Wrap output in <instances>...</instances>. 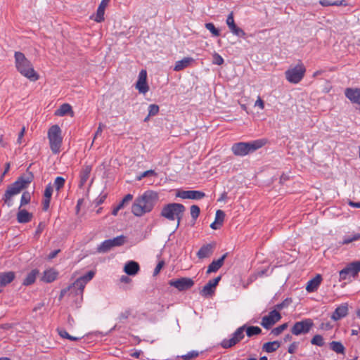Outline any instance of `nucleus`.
<instances>
[{
    "mask_svg": "<svg viewBox=\"0 0 360 360\" xmlns=\"http://www.w3.org/2000/svg\"><path fill=\"white\" fill-rule=\"evenodd\" d=\"M57 278V273L53 269L46 270L44 272L42 280L46 283H51Z\"/></svg>",
    "mask_w": 360,
    "mask_h": 360,
    "instance_id": "obj_32",
    "label": "nucleus"
},
{
    "mask_svg": "<svg viewBox=\"0 0 360 360\" xmlns=\"http://www.w3.org/2000/svg\"><path fill=\"white\" fill-rule=\"evenodd\" d=\"M25 132V128L22 127L21 131L18 134V140H17L18 143L20 144L22 143V139L24 136Z\"/></svg>",
    "mask_w": 360,
    "mask_h": 360,
    "instance_id": "obj_63",
    "label": "nucleus"
},
{
    "mask_svg": "<svg viewBox=\"0 0 360 360\" xmlns=\"http://www.w3.org/2000/svg\"><path fill=\"white\" fill-rule=\"evenodd\" d=\"M205 27L212 34L214 37H219L220 35L219 30L215 27L212 22L205 23Z\"/></svg>",
    "mask_w": 360,
    "mask_h": 360,
    "instance_id": "obj_40",
    "label": "nucleus"
},
{
    "mask_svg": "<svg viewBox=\"0 0 360 360\" xmlns=\"http://www.w3.org/2000/svg\"><path fill=\"white\" fill-rule=\"evenodd\" d=\"M136 88L142 94H146L148 91L149 86L147 84V72L145 70H141L139 72Z\"/></svg>",
    "mask_w": 360,
    "mask_h": 360,
    "instance_id": "obj_16",
    "label": "nucleus"
},
{
    "mask_svg": "<svg viewBox=\"0 0 360 360\" xmlns=\"http://www.w3.org/2000/svg\"><path fill=\"white\" fill-rule=\"evenodd\" d=\"M159 200L158 193L153 191H146L137 198L131 206V212L137 217L150 212Z\"/></svg>",
    "mask_w": 360,
    "mask_h": 360,
    "instance_id": "obj_1",
    "label": "nucleus"
},
{
    "mask_svg": "<svg viewBox=\"0 0 360 360\" xmlns=\"http://www.w3.org/2000/svg\"><path fill=\"white\" fill-rule=\"evenodd\" d=\"M106 196H107V195H106V194L100 195H99V196L96 199V200H95V204H96V205H99L102 204V203L105 201V198H106Z\"/></svg>",
    "mask_w": 360,
    "mask_h": 360,
    "instance_id": "obj_61",
    "label": "nucleus"
},
{
    "mask_svg": "<svg viewBox=\"0 0 360 360\" xmlns=\"http://www.w3.org/2000/svg\"><path fill=\"white\" fill-rule=\"evenodd\" d=\"M319 4L323 6H347L345 0L341 1H330V0H320Z\"/></svg>",
    "mask_w": 360,
    "mask_h": 360,
    "instance_id": "obj_35",
    "label": "nucleus"
},
{
    "mask_svg": "<svg viewBox=\"0 0 360 360\" xmlns=\"http://www.w3.org/2000/svg\"><path fill=\"white\" fill-rule=\"evenodd\" d=\"M31 200V194L29 191H24L22 194L20 199V207H22L30 202Z\"/></svg>",
    "mask_w": 360,
    "mask_h": 360,
    "instance_id": "obj_37",
    "label": "nucleus"
},
{
    "mask_svg": "<svg viewBox=\"0 0 360 360\" xmlns=\"http://www.w3.org/2000/svg\"><path fill=\"white\" fill-rule=\"evenodd\" d=\"M221 276H219L212 280H210L208 283L202 288L200 293L204 296L212 295L216 286L218 285L221 280Z\"/></svg>",
    "mask_w": 360,
    "mask_h": 360,
    "instance_id": "obj_17",
    "label": "nucleus"
},
{
    "mask_svg": "<svg viewBox=\"0 0 360 360\" xmlns=\"http://www.w3.org/2000/svg\"><path fill=\"white\" fill-rule=\"evenodd\" d=\"M15 278L14 271H6L0 273V288L6 287L11 283Z\"/></svg>",
    "mask_w": 360,
    "mask_h": 360,
    "instance_id": "obj_21",
    "label": "nucleus"
},
{
    "mask_svg": "<svg viewBox=\"0 0 360 360\" xmlns=\"http://www.w3.org/2000/svg\"><path fill=\"white\" fill-rule=\"evenodd\" d=\"M229 30L233 34L238 37H244L245 35L244 30L238 27L236 25L229 28Z\"/></svg>",
    "mask_w": 360,
    "mask_h": 360,
    "instance_id": "obj_42",
    "label": "nucleus"
},
{
    "mask_svg": "<svg viewBox=\"0 0 360 360\" xmlns=\"http://www.w3.org/2000/svg\"><path fill=\"white\" fill-rule=\"evenodd\" d=\"M159 106L156 104H150L148 106V117L155 116L159 112Z\"/></svg>",
    "mask_w": 360,
    "mask_h": 360,
    "instance_id": "obj_47",
    "label": "nucleus"
},
{
    "mask_svg": "<svg viewBox=\"0 0 360 360\" xmlns=\"http://www.w3.org/2000/svg\"><path fill=\"white\" fill-rule=\"evenodd\" d=\"M345 94L352 103L360 105V89L347 88Z\"/></svg>",
    "mask_w": 360,
    "mask_h": 360,
    "instance_id": "obj_19",
    "label": "nucleus"
},
{
    "mask_svg": "<svg viewBox=\"0 0 360 360\" xmlns=\"http://www.w3.org/2000/svg\"><path fill=\"white\" fill-rule=\"evenodd\" d=\"M281 346V343L278 341L268 342L263 345L262 349L268 352H274L277 350Z\"/></svg>",
    "mask_w": 360,
    "mask_h": 360,
    "instance_id": "obj_30",
    "label": "nucleus"
},
{
    "mask_svg": "<svg viewBox=\"0 0 360 360\" xmlns=\"http://www.w3.org/2000/svg\"><path fill=\"white\" fill-rule=\"evenodd\" d=\"M306 68L302 62L295 66H290L285 72V77L291 84H298L304 77Z\"/></svg>",
    "mask_w": 360,
    "mask_h": 360,
    "instance_id": "obj_8",
    "label": "nucleus"
},
{
    "mask_svg": "<svg viewBox=\"0 0 360 360\" xmlns=\"http://www.w3.org/2000/svg\"><path fill=\"white\" fill-rule=\"evenodd\" d=\"M288 323H284L281 324V326L274 328L271 330V334H273L274 336L279 335L284 330H285L288 328Z\"/></svg>",
    "mask_w": 360,
    "mask_h": 360,
    "instance_id": "obj_43",
    "label": "nucleus"
},
{
    "mask_svg": "<svg viewBox=\"0 0 360 360\" xmlns=\"http://www.w3.org/2000/svg\"><path fill=\"white\" fill-rule=\"evenodd\" d=\"M33 180L32 173L27 176H21L13 184L8 186L5 193L2 198V200L8 207H11L13 204V198L19 194L23 189L27 188L29 184Z\"/></svg>",
    "mask_w": 360,
    "mask_h": 360,
    "instance_id": "obj_2",
    "label": "nucleus"
},
{
    "mask_svg": "<svg viewBox=\"0 0 360 360\" xmlns=\"http://www.w3.org/2000/svg\"><path fill=\"white\" fill-rule=\"evenodd\" d=\"M290 303V300H289L288 299H285V300H283L282 302L279 303V304H277L275 307H276V310H281L283 309V308H285L287 307Z\"/></svg>",
    "mask_w": 360,
    "mask_h": 360,
    "instance_id": "obj_53",
    "label": "nucleus"
},
{
    "mask_svg": "<svg viewBox=\"0 0 360 360\" xmlns=\"http://www.w3.org/2000/svg\"><path fill=\"white\" fill-rule=\"evenodd\" d=\"M133 199V195L129 193L117 205L121 209L124 208L125 205L129 203Z\"/></svg>",
    "mask_w": 360,
    "mask_h": 360,
    "instance_id": "obj_48",
    "label": "nucleus"
},
{
    "mask_svg": "<svg viewBox=\"0 0 360 360\" xmlns=\"http://www.w3.org/2000/svg\"><path fill=\"white\" fill-rule=\"evenodd\" d=\"M72 112L71 105L68 103H64L56 111L55 115L57 116H64Z\"/></svg>",
    "mask_w": 360,
    "mask_h": 360,
    "instance_id": "obj_33",
    "label": "nucleus"
},
{
    "mask_svg": "<svg viewBox=\"0 0 360 360\" xmlns=\"http://www.w3.org/2000/svg\"><path fill=\"white\" fill-rule=\"evenodd\" d=\"M213 63L219 65H222L224 59L219 53H215L213 55Z\"/></svg>",
    "mask_w": 360,
    "mask_h": 360,
    "instance_id": "obj_52",
    "label": "nucleus"
},
{
    "mask_svg": "<svg viewBox=\"0 0 360 360\" xmlns=\"http://www.w3.org/2000/svg\"><path fill=\"white\" fill-rule=\"evenodd\" d=\"M229 30L233 34L238 37H244L245 35L244 30L238 27L236 25L229 28Z\"/></svg>",
    "mask_w": 360,
    "mask_h": 360,
    "instance_id": "obj_41",
    "label": "nucleus"
},
{
    "mask_svg": "<svg viewBox=\"0 0 360 360\" xmlns=\"http://www.w3.org/2000/svg\"><path fill=\"white\" fill-rule=\"evenodd\" d=\"M348 314V304L343 303L338 306L331 316V319L334 321H338Z\"/></svg>",
    "mask_w": 360,
    "mask_h": 360,
    "instance_id": "obj_18",
    "label": "nucleus"
},
{
    "mask_svg": "<svg viewBox=\"0 0 360 360\" xmlns=\"http://www.w3.org/2000/svg\"><path fill=\"white\" fill-rule=\"evenodd\" d=\"M48 139L50 148L53 154H58L60 151L63 143L61 129L57 124L51 126L48 131Z\"/></svg>",
    "mask_w": 360,
    "mask_h": 360,
    "instance_id": "obj_7",
    "label": "nucleus"
},
{
    "mask_svg": "<svg viewBox=\"0 0 360 360\" xmlns=\"http://www.w3.org/2000/svg\"><path fill=\"white\" fill-rule=\"evenodd\" d=\"M255 105L258 106L261 110H263L264 108V102L260 98V96H258V98L255 103Z\"/></svg>",
    "mask_w": 360,
    "mask_h": 360,
    "instance_id": "obj_62",
    "label": "nucleus"
},
{
    "mask_svg": "<svg viewBox=\"0 0 360 360\" xmlns=\"http://www.w3.org/2000/svg\"><path fill=\"white\" fill-rule=\"evenodd\" d=\"M169 284L176 288L179 291H185L194 285V281L191 278L181 277L178 279L170 280Z\"/></svg>",
    "mask_w": 360,
    "mask_h": 360,
    "instance_id": "obj_13",
    "label": "nucleus"
},
{
    "mask_svg": "<svg viewBox=\"0 0 360 360\" xmlns=\"http://www.w3.org/2000/svg\"><path fill=\"white\" fill-rule=\"evenodd\" d=\"M225 213L223 210H218L216 212L215 214V220L217 222H219V225H222L223 221L224 220Z\"/></svg>",
    "mask_w": 360,
    "mask_h": 360,
    "instance_id": "obj_44",
    "label": "nucleus"
},
{
    "mask_svg": "<svg viewBox=\"0 0 360 360\" xmlns=\"http://www.w3.org/2000/svg\"><path fill=\"white\" fill-rule=\"evenodd\" d=\"M149 176H157V173L155 172V170H153V169L147 170V171L143 172L142 174H141L139 176H138L136 177V179L140 181L143 178Z\"/></svg>",
    "mask_w": 360,
    "mask_h": 360,
    "instance_id": "obj_50",
    "label": "nucleus"
},
{
    "mask_svg": "<svg viewBox=\"0 0 360 360\" xmlns=\"http://www.w3.org/2000/svg\"><path fill=\"white\" fill-rule=\"evenodd\" d=\"M103 127H105V125L103 124H102V123H100L99 125H98V129H97V130H96V131L95 133L93 142L95 141L96 137H98L99 136H101Z\"/></svg>",
    "mask_w": 360,
    "mask_h": 360,
    "instance_id": "obj_58",
    "label": "nucleus"
},
{
    "mask_svg": "<svg viewBox=\"0 0 360 360\" xmlns=\"http://www.w3.org/2000/svg\"><path fill=\"white\" fill-rule=\"evenodd\" d=\"M266 141L264 139H258L250 142H238L233 144L231 150L236 156H245L254 153L265 145Z\"/></svg>",
    "mask_w": 360,
    "mask_h": 360,
    "instance_id": "obj_5",
    "label": "nucleus"
},
{
    "mask_svg": "<svg viewBox=\"0 0 360 360\" xmlns=\"http://www.w3.org/2000/svg\"><path fill=\"white\" fill-rule=\"evenodd\" d=\"M314 326L311 319H305L296 322L291 328V333L295 335L308 333Z\"/></svg>",
    "mask_w": 360,
    "mask_h": 360,
    "instance_id": "obj_10",
    "label": "nucleus"
},
{
    "mask_svg": "<svg viewBox=\"0 0 360 360\" xmlns=\"http://www.w3.org/2000/svg\"><path fill=\"white\" fill-rule=\"evenodd\" d=\"M51 198H44L42 202V209L44 211H47L49 208Z\"/></svg>",
    "mask_w": 360,
    "mask_h": 360,
    "instance_id": "obj_59",
    "label": "nucleus"
},
{
    "mask_svg": "<svg viewBox=\"0 0 360 360\" xmlns=\"http://www.w3.org/2000/svg\"><path fill=\"white\" fill-rule=\"evenodd\" d=\"M330 349L338 354H344L345 351L344 345L338 341H332L330 343Z\"/></svg>",
    "mask_w": 360,
    "mask_h": 360,
    "instance_id": "obj_34",
    "label": "nucleus"
},
{
    "mask_svg": "<svg viewBox=\"0 0 360 360\" xmlns=\"http://www.w3.org/2000/svg\"><path fill=\"white\" fill-rule=\"evenodd\" d=\"M185 210L186 207L182 204L168 203L162 207L160 216L169 221L177 220L176 227H179Z\"/></svg>",
    "mask_w": 360,
    "mask_h": 360,
    "instance_id": "obj_6",
    "label": "nucleus"
},
{
    "mask_svg": "<svg viewBox=\"0 0 360 360\" xmlns=\"http://www.w3.org/2000/svg\"><path fill=\"white\" fill-rule=\"evenodd\" d=\"M60 250H56L53 252H51L49 255V259H53L54 257H56V255L60 252Z\"/></svg>",
    "mask_w": 360,
    "mask_h": 360,
    "instance_id": "obj_64",
    "label": "nucleus"
},
{
    "mask_svg": "<svg viewBox=\"0 0 360 360\" xmlns=\"http://www.w3.org/2000/svg\"><path fill=\"white\" fill-rule=\"evenodd\" d=\"M200 212V210L198 205H193L191 207V215L193 220H196L199 217Z\"/></svg>",
    "mask_w": 360,
    "mask_h": 360,
    "instance_id": "obj_45",
    "label": "nucleus"
},
{
    "mask_svg": "<svg viewBox=\"0 0 360 360\" xmlns=\"http://www.w3.org/2000/svg\"><path fill=\"white\" fill-rule=\"evenodd\" d=\"M33 217L32 213L29 212L25 209L18 207V212L16 215L17 221L20 224H26L30 222Z\"/></svg>",
    "mask_w": 360,
    "mask_h": 360,
    "instance_id": "obj_20",
    "label": "nucleus"
},
{
    "mask_svg": "<svg viewBox=\"0 0 360 360\" xmlns=\"http://www.w3.org/2000/svg\"><path fill=\"white\" fill-rule=\"evenodd\" d=\"M322 281V277L320 274L316 275L314 278L307 282L306 290L309 292H314L317 290Z\"/></svg>",
    "mask_w": 360,
    "mask_h": 360,
    "instance_id": "obj_24",
    "label": "nucleus"
},
{
    "mask_svg": "<svg viewBox=\"0 0 360 360\" xmlns=\"http://www.w3.org/2000/svg\"><path fill=\"white\" fill-rule=\"evenodd\" d=\"M198 356V352L196 351H191L187 353L186 354L182 356V358L184 360H191L193 358H195Z\"/></svg>",
    "mask_w": 360,
    "mask_h": 360,
    "instance_id": "obj_51",
    "label": "nucleus"
},
{
    "mask_svg": "<svg viewBox=\"0 0 360 360\" xmlns=\"http://www.w3.org/2000/svg\"><path fill=\"white\" fill-rule=\"evenodd\" d=\"M59 335L63 338L68 339L71 341H77L81 339V338L74 337L70 335L64 329H58Z\"/></svg>",
    "mask_w": 360,
    "mask_h": 360,
    "instance_id": "obj_38",
    "label": "nucleus"
},
{
    "mask_svg": "<svg viewBox=\"0 0 360 360\" xmlns=\"http://www.w3.org/2000/svg\"><path fill=\"white\" fill-rule=\"evenodd\" d=\"M110 0H102L100 3L97 11H96V15L95 18V21L97 22H101L104 20V14H105V9L107 7L108 4H109Z\"/></svg>",
    "mask_w": 360,
    "mask_h": 360,
    "instance_id": "obj_26",
    "label": "nucleus"
},
{
    "mask_svg": "<svg viewBox=\"0 0 360 360\" xmlns=\"http://www.w3.org/2000/svg\"><path fill=\"white\" fill-rule=\"evenodd\" d=\"M65 179L62 176H57L55 179L53 186L56 190L58 192L60 191L61 188H63L65 186Z\"/></svg>",
    "mask_w": 360,
    "mask_h": 360,
    "instance_id": "obj_36",
    "label": "nucleus"
},
{
    "mask_svg": "<svg viewBox=\"0 0 360 360\" xmlns=\"http://www.w3.org/2000/svg\"><path fill=\"white\" fill-rule=\"evenodd\" d=\"M245 331H246L248 337L259 335L262 333L261 328L258 326H249L246 328L245 325H244L237 328L230 338L224 339L221 342L220 345L224 349H229L235 346L244 338Z\"/></svg>",
    "mask_w": 360,
    "mask_h": 360,
    "instance_id": "obj_3",
    "label": "nucleus"
},
{
    "mask_svg": "<svg viewBox=\"0 0 360 360\" xmlns=\"http://www.w3.org/2000/svg\"><path fill=\"white\" fill-rule=\"evenodd\" d=\"M131 314V311L130 309H127L124 311L120 313L119 315V319L120 321H124V320L127 319Z\"/></svg>",
    "mask_w": 360,
    "mask_h": 360,
    "instance_id": "obj_55",
    "label": "nucleus"
},
{
    "mask_svg": "<svg viewBox=\"0 0 360 360\" xmlns=\"http://www.w3.org/2000/svg\"><path fill=\"white\" fill-rule=\"evenodd\" d=\"M38 274L39 271L37 269H32L30 273L27 274V275L23 280L22 285L28 286L33 284L35 282Z\"/></svg>",
    "mask_w": 360,
    "mask_h": 360,
    "instance_id": "obj_29",
    "label": "nucleus"
},
{
    "mask_svg": "<svg viewBox=\"0 0 360 360\" xmlns=\"http://www.w3.org/2000/svg\"><path fill=\"white\" fill-rule=\"evenodd\" d=\"M140 267L139 264L134 261H129L128 262L124 268V272L129 276H134L136 275L138 271H139Z\"/></svg>",
    "mask_w": 360,
    "mask_h": 360,
    "instance_id": "obj_28",
    "label": "nucleus"
},
{
    "mask_svg": "<svg viewBox=\"0 0 360 360\" xmlns=\"http://www.w3.org/2000/svg\"><path fill=\"white\" fill-rule=\"evenodd\" d=\"M53 191V186L51 184H49L44 190V197L46 198H51L52 193Z\"/></svg>",
    "mask_w": 360,
    "mask_h": 360,
    "instance_id": "obj_49",
    "label": "nucleus"
},
{
    "mask_svg": "<svg viewBox=\"0 0 360 360\" xmlns=\"http://www.w3.org/2000/svg\"><path fill=\"white\" fill-rule=\"evenodd\" d=\"M46 227V224L44 222H40L37 228V230L35 231V236H39L44 229Z\"/></svg>",
    "mask_w": 360,
    "mask_h": 360,
    "instance_id": "obj_57",
    "label": "nucleus"
},
{
    "mask_svg": "<svg viewBox=\"0 0 360 360\" xmlns=\"http://www.w3.org/2000/svg\"><path fill=\"white\" fill-rule=\"evenodd\" d=\"M91 172V167L90 165L83 166V167L80 172V174H79L80 180H79V186L80 188H82L86 183L87 180L89 178Z\"/></svg>",
    "mask_w": 360,
    "mask_h": 360,
    "instance_id": "obj_27",
    "label": "nucleus"
},
{
    "mask_svg": "<svg viewBox=\"0 0 360 360\" xmlns=\"http://www.w3.org/2000/svg\"><path fill=\"white\" fill-rule=\"evenodd\" d=\"M95 276V271H89L84 276L78 278L74 283L73 287L77 288L76 295H80L82 297L84 289L86 283L90 281Z\"/></svg>",
    "mask_w": 360,
    "mask_h": 360,
    "instance_id": "obj_12",
    "label": "nucleus"
},
{
    "mask_svg": "<svg viewBox=\"0 0 360 360\" xmlns=\"http://www.w3.org/2000/svg\"><path fill=\"white\" fill-rule=\"evenodd\" d=\"M281 319L280 313L276 310H272L267 316L262 319L261 325L266 329H269L273 325Z\"/></svg>",
    "mask_w": 360,
    "mask_h": 360,
    "instance_id": "obj_14",
    "label": "nucleus"
},
{
    "mask_svg": "<svg viewBox=\"0 0 360 360\" xmlns=\"http://www.w3.org/2000/svg\"><path fill=\"white\" fill-rule=\"evenodd\" d=\"M194 61L195 60L191 57H185L182 60L176 62L174 70L176 72L181 71L190 66Z\"/></svg>",
    "mask_w": 360,
    "mask_h": 360,
    "instance_id": "obj_25",
    "label": "nucleus"
},
{
    "mask_svg": "<svg viewBox=\"0 0 360 360\" xmlns=\"http://www.w3.org/2000/svg\"><path fill=\"white\" fill-rule=\"evenodd\" d=\"M359 272H360V261L351 262L340 271V281L347 279L349 275L355 277L358 275Z\"/></svg>",
    "mask_w": 360,
    "mask_h": 360,
    "instance_id": "obj_11",
    "label": "nucleus"
},
{
    "mask_svg": "<svg viewBox=\"0 0 360 360\" xmlns=\"http://www.w3.org/2000/svg\"><path fill=\"white\" fill-rule=\"evenodd\" d=\"M298 347V343L296 342H292L288 347V352L290 354H294Z\"/></svg>",
    "mask_w": 360,
    "mask_h": 360,
    "instance_id": "obj_60",
    "label": "nucleus"
},
{
    "mask_svg": "<svg viewBox=\"0 0 360 360\" xmlns=\"http://www.w3.org/2000/svg\"><path fill=\"white\" fill-rule=\"evenodd\" d=\"M226 25H228L229 28H231V27L234 26L235 22H234V18H233V13L231 12L227 18H226Z\"/></svg>",
    "mask_w": 360,
    "mask_h": 360,
    "instance_id": "obj_54",
    "label": "nucleus"
},
{
    "mask_svg": "<svg viewBox=\"0 0 360 360\" xmlns=\"http://www.w3.org/2000/svg\"><path fill=\"white\" fill-rule=\"evenodd\" d=\"M125 242L126 237L121 235L114 238L104 240L98 247L97 250L98 252L105 253L110 250L112 248L122 246Z\"/></svg>",
    "mask_w": 360,
    "mask_h": 360,
    "instance_id": "obj_9",
    "label": "nucleus"
},
{
    "mask_svg": "<svg viewBox=\"0 0 360 360\" xmlns=\"http://www.w3.org/2000/svg\"><path fill=\"white\" fill-rule=\"evenodd\" d=\"M176 196L182 199L200 200L205 197V193L200 191H178Z\"/></svg>",
    "mask_w": 360,
    "mask_h": 360,
    "instance_id": "obj_15",
    "label": "nucleus"
},
{
    "mask_svg": "<svg viewBox=\"0 0 360 360\" xmlns=\"http://www.w3.org/2000/svg\"><path fill=\"white\" fill-rule=\"evenodd\" d=\"M14 56L15 67L20 73L31 81H37L39 79V75L25 55L21 52H15Z\"/></svg>",
    "mask_w": 360,
    "mask_h": 360,
    "instance_id": "obj_4",
    "label": "nucleus"
},
{
    "mask_svg": "<svg viewBox=\"0 0 360 360\" xmlns=\"http://www.w3.org/2000/svg\"><path fill=\"white\" fill-rule=\"evenodd\" d=\"M360 239V233H354L351 235H347L343 237L342 241L339 243L341 245H347L354 241L359 240Z\"/></svg>",
    "mask_w": 360,
    "mask_h": 360,
    "instance_id": "obj_31",
    "label": "nucleus"
},
{
    "mask_svg": "<svg viewBox=\"0 0 360 360\" xmlns=\"http://www.w3.org/2000/svg\"><path fill=\"white\" fill-rule=\"evenodd\" d=\"M76 290H77V288L75 287H73V283H72L68 288L61 290L60 294V299H61L63 297H64L65 295V294L68 292L76 295Z\"/></svg>",
    "mask_w": 360,
    "mask_h": 360,
    "instance_id": "obj_46",
    "label": "nucleus"
},
{
    "mask_svg": "<svg viewBox=\"0 0 360 360\" xmlns=\"http://www.w3.org/2000/svg\"><path fill=\"white\" fill-rule=\"evenodd\" d=\"M214 248V244H206L202 245L198 252H197V256L199 259H204L209 257L212 255Z\"/></svg>",
    "mask_w": 360,
    "mask_h": 360,
    "instance_id": "obj_23",
    "label": "nucleus"
},
{
    "mask_svg": "<svg viewBox=\"0 0 360 360\" xmlns=\"http://www.w3.org/2000/svg\"><path fill=\"white\" fill-rule=\"evenodd\" d=\"M164 265L165 262L163 260L160 261L154 269L153 276H157L160 273Z\"/></svg>",
    "mask_w": 360,
    "mask_h": 360,
    "instance_id": "obj_56",
    "label": "nucleus"
},
{
    "mask_svg": "<svg viewBox=\"0 0 360 360\" xmlns=\"http://www.w3.org/2000/svg\"><path fill=\"white\" fill-rule=\"evenodd\" d=\"M227 256L228 252H226L219 259L213 260L207 267V274L217 271L223 266L224 259Z\"/></svg>",
    "mask_w": 360,
    "mask_h": 360,
    "instance_id": "obj_22",
    "label": "nucleus"
},
{
    "mask_svg": "<svg viewBox=\"0 0 360 360\" xmlns=\"http://www.w3.org/2000/svg\"><path fill=\"white\" fill-rule=\"evenodd\" d=\"M311 344L319 347H323L325 342L323 338L321 335H315L311 340Z\"/></svg>",
    "mask_w": 360,
    "mask_h": 360,
    "instance_id": "obj_39",
    "label": "nucleus"
}]
</instances>
